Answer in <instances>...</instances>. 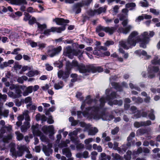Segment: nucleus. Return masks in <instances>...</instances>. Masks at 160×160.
<instances>
[{"mask_svg":"<svg viewBox=\"0 0 160 160\" xmlns=\"http://www.w3.org/2000/svg\"><path fill=\"white\" fill-rule=\"evenodd\" d=\"M82 93L80 92H78L76 95V97L77 98H78L80 101H82L84 99V98L82 96Z\"/></svg>","mask_w":160,"mask_h":160,"instance_id":"nucleus-45","label":"nucleus"},{"mask_svg":"<svg viewBox=\"0 0 160 160\" xmlns=\"http://www.w3.org/2000/svg\"><path fill=\"white\" fill-rule=\"evenodd\" d=\"M28 79V78L26 76H23L18 78L17 79V82L19 83L22 84L23 83L24 80L26 81Z\"/></svg>","mask_w":160,"mask_h":160,"instance_id":"nucleus-33","label":"nucleus"},{"mask_svg":"<svg viewBox=\"0 0 160 160\" xmlns=\"http://www.w3.org/2000/svg\"><path fill=\"white\" fill-rule=\"evenodd\" d=\"M129 86L130 88L132 90H140V88L137 84H134L132 82H130Z\"/></svg>","mask_w":160,"mask_h":160,"instance_id":"nucleus-34","label":"nucleus"},{"mask_svg":"<svg viewBox=\"0 0 160 160\" xmlns=\"http://www.w3.org/2000/svg\"><path fill=\"white\" fill-rule=\"evenodd\" d=\"M111 156L112 157V160H122V158L119 154L117 153H112Z\"/></svg>","mask_w":160,"mask_h":160,"instance_id":"nucleus-25","label":"nucleus"},{"mask_svg":"<svg viewBox=\"0 0 160 160\" xmlns=\"http://www.w3.org/2000/svg\"><path fill=\"white\" fill-rule=\"evenodd\" d=\"M37 25L38 28V30L39 32H40V33L42 32L43 30L47 28V26L45 24H41L38 23H37Z\"/></svg>","mask_w":160,"mask_h":160,"instance_id":"nucleus-29","label":"nucleus"},{"mask_svg":"<svg viewBox=\"0 0 160 160\" xmlns=\"http://www.w3.org/2000/svg\"><path fill=\"white\" fill-rule=\"evenodd\" d=\"M114 105H118V106H121L122 105L123 102L122 100H114Z\"/></svg>","mask_w":160,"mask_h":160,"instance_id":"nucleus-50","label":"nucleus"},{"mask_svg":"<svg viewBox=\"0 0 160 160\" xmlns=\"http://www.w3.org/2000/svg\"><path fill=\"white\" fill-rule=\"evenodd\" d=\"M21 101L25 103H27L31 102H32L31 98L29 96L26 98L25 99H21Z\"/></svg>","mask_w":160,"mask_h":160,"instance_id":"nucleus-37","label":"nucleus"},{"mask_svg":"<svg viewBox=\"0 0 160 160\" xmlns=\"http://www.w3.org/2000/svg\"><path fill=\"white\" fill-rule=\"evenodd\" d=\"M150 11L155 15H158L160 12L159 10L152 8L150 9Z\"/></svg>","mask_w":160,"mask_h":160,"instance_id":"nucleus-43","label":"nucleus"},{"mask_svg":"<svg viewBox=\"0 0 160 160\" xmlns=\"http://www.w3.org/2000/svg\"><path fill=\"white\" fill-rule=\"evenodd\" d=\"M132 28V26L128 25L126 28H122V32L123 34H126L129 32L131 29Z\"/></svg>","mask_w":160,"mask_h":160,"instance_id":"nucleus-28","label":"nucleus"},{"mask_svg":"<svg viewBox=\"0 0 160 160\" xmlns=\"http://www.w3.org/2000/svg\"><path fill=\"white\" fill-rule=\"evenodd\" d=\"M83 6L82 2H78L74 4L72 7L73 11L75 12L76 14L80 13L81 12V8Z\"/></svg>","mask_w":160,"mask_h":160,"instance_id":"nucleus-16","label":"nucleus"},{"mask_svg":"<svg viewBox=\"0 0 160 160\" xmlns=\"http://www.w3.org/2000/svg\"><path fill=\"white\" fill-rule=\"evenodd\" d=\"M154 110L152 109H151L150 112L148 115V117L149 119L152 120H154L155 119V116L154 114Z\"/></svg>","mask_w":160,"mask_h":160,"instance_id":"nucleus-35","label":"nucleus"},{"mask_svg":"<svg viewBox=\"0 0 160 160\" xmlns=\"http://www.w3.org/2000/svg\"><path fill=\"white\" fill-rule=\"evenodd\" d=\"M83 52H82L80 50H78L75 53L74 55L78 56L79 59H82V58Z\"/></svg>","mask_w":160,"mask_h":160,"instance_id":"nucleus-39","label":"nucleus"},{"mask_svg":"<svg viewBox=\"0 0 160 160\" xmlns=\"http://www.w3.org/2000/svg\"><path fill=\"white\" fill-rule=\"evenodd\" d=\"M47 118L44 115H41L40 113H38L36 116V119L37 121L41 120L42 123L47 121Z\"/></svg>","mask_w":160,"mask_h":160,"instance_id":"nucleus-20","label":"nucleus"},{"mask_svg":"<svg viewBox=\"0 0 160 160\" xmlns=\"http://www.w3.org/2000/svg\"><path fill=\"white\" fill-rule=\"evenodd\" d=\"M20 128L21 131L23 132H26L28 129V128L26 127V126H24V125L21 126Z\"/></svg>","mask_w":160,"mask_h":160,"instance_id":"nucleus-60","label":"nucleus"},{"mask_svg":"<svg viewBox=\"0 0 160 160\" xmlns=\"http://www.w3.org/2000/svg\"><path fill=\"white\" fill-rule=\"evenodd\" d=\"M81 130V129L80 128H78L76 129L75 130H74L72 132H69L68 134V136H77L78 132H80Z\"/></svg>","mask_w":160,"mask_h":160,"instance_id":"nucleus-23","label":"nucleus"},{"mask_svg":"<svg viewBox=\"0 0 160 160\" xmlns=\"http://www.w3.org/2000/svg\"><path fill=\"white\" fill-rule=\"evenodd\" d=\"M119 127H117L112 130L111 133L112 135H115L119 131Z\"/></svg>","mask_w":160,"mask_h":160,"instance_id":"nucleus-48","label":"nucleus"},{"mask_svg":"<svg viewBox=\"0 0 160 160\" xmlns=\"http://www.w3.org/2000/svg\"><path fill=\"white\" fill-rule=\"evenodd\" d=\"M134 116L136 118H140L141 117V111L138 110L136 113L134 115Z\"/></svg>","mask_w":160,"mask_h":160,"instance_id":"nucleus-59","label":"nucleus"},{"mask_svg":"<svg viewBox=\"0 0 160 160\" xmlns=\"http://www.w3.org/2000/svg\"><path fill=\"white\" fill-rule=\"evenodd\" d=\"M101 160H106V155L104 153L102 152L101 153Z\"/></svg>","mask_w":160,"mask_h":160,"instance_id":"nucleus-64","label":"nucleus"},{"mask_svg":"<svg viewBox=\"0 0 160 160\" xmlns=\"http://www.w3.org/2000/svg\"><path fill=\"white\" fill-rule=\"evenodd\" d=\"M9 111L8 110H5L1 114V116H3L5 117H7L8 116Z\"/></svg>","mask_w":160,"mask_h":160,"instance_id":"nucleus-63","label":"nucleus"},{"mask_svg":"<svg viewBox=\"0 0 160 160\" xmlns=\"http://www.w3.org/2000/svg\"><path fill=\"white\" fill-rule=\"evenodd\" d=\"M18 150L16 151V152L14 156L16 158L17 156L22 157L23 154L24 152L26 151L25 147L24 146H21L18 148Z\"/></svg>","mask_w":160,"mask_h":160,"instance_id":"nucleus-18","label":"nucleus"},{"mask_svg":"<svg viewBox=\"0 0 160 160\" xmlns=\"http://www.w3.org/2000/svg\"><path fill=\"white\" fill-rule=\"evenodd\" d=\"M97 14H99L102 12H104L106 10V8L105 7H102L96 9Z\"/></svg>","mask_w":160,"mask_h":160,"instance_id":"nucleus-41","label":"nucleus"},{"mask_svg":"<svg viewBox=\"0 0 160 160\" xmlns=\"http://www.w3.org/2000/svg\"><path fill=\"white\" fill-rule=\"evenodd\" d=\"M138 35L137 32L134 31L132 32L127 40L120 42L119 45L124 49L128 50L135 46L137 42H140V47L146 48L147 44L150 40V39L148 37V32H145L141 35L138 36Z\"/></svg>","mask_w":160,"mask_h":160,"instance_id":"nucleus-1","label":"nucleus"},{"mask_svg":"<svg viewBox=\"0 0 160 160\" xmlns=\"http://www.w3.org/2000/svg\"><path fill=\"white\" fill-rule=\"evenodd\" d=\"M42 130L46 135L49 133V138L52 140L54 139V137L53 135L55 134V132L53 125H51L48 126L44 125L42 128Z\"/></svg>","mask_w":160,"mask_h":160,"instance_id":"nucleus-9","label":"nucleus"},{"mask_svg":"<svg viewBox=\"0 0 160 160\" xmlns=\"http://www.w3.org/2000/svg\"><path fill=\"white\" fill-rule=\"evenodd\" d=\"M80 126L82 128L85 127V129H88L89 128V125H87L85 122H79Z\"/></svg>","mask_w":160,"mask_h":160,"instance_id":"nucleus-46","label":"nucleus"},{"mask_svg":"<svg viewBox=\"0 0 160 160\" xmlns=\"http://www.w3.org/2000/svg\"><path fill=\"white\" fill-rule=\"evenodd\" d=\"M61 50L62 47L61 46H59L57 48H54L52 49L49 50L48 54L51 57H53L58 54Z\"/></svg>","mask_w":160,"mask_h":160,"instance_id":"nucleus-14","label":"nucleus"},{"mask_svg":"<svg viewBox=\"0 0 160 160\" xmlns=\"http://www.w3.org/2000/svg\"><path fill=\"white\" fill-rule=\"evenodd\" d=\"M105 91L106 95L105 97L106 101L108 102V105L112 107L113 105H114V100L113 101L112 100L116 98V92H112L109 94V92L110 91Z\"/></svg>","mask_w":160,"mask_h":160,"instance_id":"nucleus-10","label":"nucleus"},{"mask_svg":"<svg viewBox=\"0 0 160 160\" xmlns=\"http://www.w3.org/2000/svg\"><path fill=\"white\" fill-rule=\"evenodd\" d=\"M63 54L65 56L71 59L73 58L74 55L70 47H68L66 48V50L64 51Z\"/></svg>","mask_w":160,"mask_h":160,"instance_id":"nucleus-17","label":"nucleus"},{"mask_svg":"<svg viewBox=\"0 0 160 160\" xmlns=\"http://www.w3.org/2000/svg\"><path fill=\"white\" fill-rule=\"evenodd\" d=\"M17 132H16L15 133L17 135V139L18 141H20L22 140L24 136L23 134L21 133H19L18 134H17Z\"/></svg>","mask_w":160,"mask_h":160,"instance_id":"nucleus-51","label":"nucleus"},{"mask_svg":"<svg viewBox=\"0 0 160 160\" xmlns=\"http://www.w3.org/2000/svg\"><path fill=\"white\" fill-rule=\"evenodd\" d=\"M17 2L18 4L22 5L20 8V10L22 12L25 11L26 7L24 5L27 4V2L26 0H17Z\"/></svg>","mask_w":160,"mask_h":160,"instance_id":"nucleus-21","label":"nucleus"},{"mask_svg":"<svg viewBox=\"0 0 160 160\" xmlns=\"http://www.w3.org/2000/svg\"><path fill=\"white\" fill-rule=\"evenodd\" d=\"M73 65L77 66L79 71L81 73L92 72L95 73L97 72H103V69L101 67H94L92 65H89L85 66L82 64H78L76 61H73Z\"/></svg>","mask_w":160,"mask_h":160,"instance_id":"nucleus-2","label":"nucleus"},{"mask_svg":"<svg viewBox=\"0 0 160 160\" xmlns=\"http://www.w3.org/2000/svg\"><path fill=\"white\" fill-rule=\"evenodd\" d=\"M52 147V144L48 143L47 145H43L42 151L46 156L49 157L52 154L53 152Z\"/></svg>","mask_w":160,"mask_h":160,"instance_id":"nucleus-12","label":"nucleus"},{"mask_svg":"<svg viewBox=\"0 0 160 160\" xmlns=\"http://www.w3.org/2000/svg\"><path fill=\"white\" fill-rule=\"evenodd\" d=\"M47 123L49 124H52L54 123V121L53 119V117L51 115L49 116V118H47Z\"/></svg>","mask_w":160,"mask_h":160,"instance_id":"nucleus-47","label":"nucleus"},{"mask_svg":"<svg viewBox=\"0 0 160 160\" xmlns=\"http://www.w3.org/2000/svg\"><path fill=\"white\" fill-rule=\"evenodd\" d=\"M63 86V82L62 81H60L54 84V87L55 89L58 90L61 89Z\"/></svg>","mask_w":160,"mask_h":160,"instance_id":"nucleus-26","label":"nucleus"},{"mask_svg":"<svg viewBox=\"0 0 160 160\" xmlns=\"http://www.w3.org/2000/svg\"><path fill=\"white\" fill-rule=\"evenodd\" d=\"M126 7L127 8H131L130 10H131L133 9V8L136 6V4L134 2L129 3L126 4Z\"/></svg>","mask_w":160,"mask_h":160,"instance_id":"nucleus-38","label":"nucleus"},{"mask_svg":"<svg viewBox=\"0 0 160 160\" xmlns=\"http://www.w3.org/2000/svg\"><path fill=\"white\" fill-rule=\"evenodd\" d=\"M20 50V49L19 48H16L14 49L11 53L13 55H17L18 54V52Z\"/></svg>","mask_w":160,"mask_h":160,"instance_id":"nucleus-61","label":"nucleus"},{"mask_svg":"<svg viewBox=\"0 0 160 160\" xmlns=\"http://www.w3.org/2000/svg\"><path fill=\"white\" fill-rule=\"evenodd\" d=\"M140 6L142 7H147L149 5V4L148 2H144L142 1H141L140 2Z\"/></svg>","mask_w":160,"mask_h":160,"instance_id":"nucleus-55","label":"nucleus"},{"mask_svg":"<svg viewBox=\"0 0 160 160\" xmlns=\"http://www.w3.org/2000/svg\"><path fill=\"white\" fill-rule=\"evenodd\" d=\"M4 93H7L8 96L13 98H18L21 96V93H22V91H14L15 93L11 91H8L9 92H8V91H2Z\"/></svg>","mask_w":160,"mask_h":160,"instance_id":"nucleus-13","label":"nucleus"},{"mask_svg":"<svg viewBox=\"0 0 160 160\" xmlns=\"http://www.w3.org/2000/svg\"><path fill=\"white\" fill-rule=\"evenodd\" d=\"M118 77L116 75L111 76L109 78L110 83L111 84V82H113L112 81H115L118 79Z\"/></svg>","mask_w":160,"mask_h":160,"instance_id":"nucleus-54","label":"nucleus"},{"mask_svg":"<svg viewBox=\"0 0 160 160\" xmlns=\"http://www.w3.org/2000/svg\"><path fill=\"white\" fill-rule=\"evenodd\" d=\"M53 22H56L57 24L62 25L61 27L56 28L52 27L50 29L45 30L43 34L48 36L50 34L51 32H56L58 33H61L62 31L64 30L65 29V26L67 23L69 22V20L67 19H64L63 18H57L53 20Z\"/></svg>","mask_w":160,"mask_h":160,"instance_id":"nucleus-3","label":"nucleus"},{"mask_svg":"<svg viewBox=\"0 0 160 160\" xmlns=\"http://www.w3.org/2000/svg\"><path fill=\"white\" fill-rule=\"evenodd\" d=\"M39 87L38 85H35L34 86H31L27 87L26 90H38Z\"/></svg>","mask_w":160,"mask_h":160,"instance_id":"nucleus-40","label":"nucleus"},{"mask_svg":"<svg viewBox=\"0 0 160 160\" xmlns=\"http://www.w3.org/2000/svg\"><path fill=\"white\" fill-rule=\"evenodd\" d=\"M98 132V129L96 127H94L91 130H89L88 132V134L90 135H94Z\"/></svg>","mask_w":160,"mask_h":160,"instance_id":"nucleus-31","label":"nucleus"},{"mask_svg":"<svg viewBox=\"0 0 160 160\" xmlns=\"http://www.w3.org/2000/svg\"><path fill=\"white\" fill-rule=\"evenodd\" d=\"M69 121L72 123L71 125L72 126H75L77 124V123H73V122H75V120L72 117H70L69 118Z\"/></svg>","mask_w":160,"mask_h":160,"instance_id":"nucleus-58","label":"nucleus"},{"mask_svg":"<svg viewBox=\"0 0 160 160\" xmlns=\"http://www.w3.org/2000/svg\"><path fill=\"white\" fill-rule=\"evenodd\" d=\"M152 63L154 65H160V59L158 56H155L153 59L151 61Z\"/></svg>","mask_w":160,"mask_h":160,"instance_id":"nucleus-27","label":"nucleus"},{"mask_svg":"<svg viewBox=\"0 0 160 160\" xmlns=\"http://www.w3.org/2000/svg\"><path fill=\"white\" fill-rule=\"evenodd\" d=\"M72 63L67 64L66 65V70L65 72H63L62 70H60L58 72V77L59 78H62V79H65L67 78L69 76L70 74V71L72 66L76 67L78 70L77 66H74L72 64Z\"/></svg>","mask_w":160,"mask_h":160,"instance_id":"nucleus-7","label":"nucleus"},{"mask_svg":"<svg viewBox=\"0 0 160 160\" xmlns=\"http://www.w3.org/2000/svg\"><path fill=\"white\" fill-rule=\"evenodd\" d=\"M32 132L34 136H37L38 135V129L35 126H32L31 128Z\"/></svg>","mask_w":160,"mask_h":160,"instance_id":"nucleus-32","label":"nucleus"},{"mask_svg":"<svg viewBox=\"0 0 160 160\" xmlns=\"http://www.w3.org/2000/svg\"><path fill=\"white\" fill-rule=\"evenodd\" d=\"M82 111V112L81 111H77V114L78 116L82 114L85 117H87L96 120H98L99 118V116L97 114L98 110L96 106L86 107L84 110Z\"/></svg>","mask_w":160,"mask_h":160,"instance_id":"nucleus-4","label":"nucleus"},{"mask_svg":"<svg viewBox=\"0 0 160 160\" xmlns=\"http://www.w3.org/2000/svg\"><path fill=\"white\" fill-rule=\"evenodd\" d=\"M37 71H30L27 73L26 75L29 77H31L33 76L35 74H37Z\"/></svg>","mask_w":160,"mask_h":160,"instance_id":"nucleus-44","label":"nucleus"},{"mask_svg":"<svg viewBox=\"0 0 160 160\" xmlns=\"http://www.w3.org/2000/svg\"><path fill=\"white\" fill-rule=\"evenodd\" d=\"M18 87L16 85L14 84H11L9 86V89L10 90H19L18 89Z\"/></svg>","mask_w":160,"mask_h":160,"instance_id":"nucleus-57","label":"nucleus"},{"mask_svg":"<svg viewBox=\"0 0 160 160\" xmlns=\"http://www.w3.org/2000/svg\"><path fill=\"white\" fill-rule=\"evenodd\" d=\"M159 68L157 66H152L151 65L149 66L148 69V74H147L146 72L143 71L142 73V76L146 78L148 77L149 78H154L155 76V73H157L159 71Z\"/></svg>","mask_w":160,"mask_h":160,"instance_id":"nucleus-5","label":"nucleus"},{"mask_svg":"<svg viewBox=\"0 0 160 160\" xmlns=\"http://www.w3.org/2000/svg\"><path fill=\"white\" fill-rule=\"evenodd\" d=\"M148 132V130L147 129L140 128L136 131L137 136H142L144 134H147Z\"/></svg>","mask_w":160,"mask_h":160,"instance_id":"nucleus-22","label":"nucleus"},{"mask_svg":"<svg viewBox=\"0 0 160 160\" xmlns=\"http://www.w3.org/2000/svg\"><path fill=\"white\" fill-rule=\"evenodd\" d=\"M36 21V19L34 17H32L30 19L29 21V23L30 25H32Z\"/></svg>","mask_w":160,"mask_h":160,"instance_id":"nucleus-62","label":"nucleus"},{"mask_svg":"<svg viewBox=\"0 0 160 160\" xmlns=\"http://www.w3.org/2000/svg\"><path fill=\"white\" fill-rule=\"evenodd\" d=\"M62 152L63 155L68 158H70L72 156V153L70 150H67L66 149H63L62 150Z\"/></svg>","mask_w":160,"mask_h":160,"instance_id":"nucleus-24","label":"nucleus"},{"mask_svg":"<svg viewBox=\"0 0 160 160\" xmlns=\"http://www.w3.org/2000/svg\"><path fill=\"white\" fill-rule=\"evenodd\" d=\"M135 133L134 132H131L127 138V141L131 142L132 138L135 137Z\"/></svg>","mask_w":160,"mask_h":160,"instance_id":"nucleus-42","label":"nucleus"},{"mask_svg":"<svg viewBox=\"0 0 160 160\" xmlns=\"http://www.w3.org/2000/svg\"><path fill=\"white\" fill-rule=\"evenodd\" d=\"M70 137V139L71 141L75 144H77L78 142V138L77 136H69Z\"/></svg>","mask_w":160,"mask_h":160,"instance_id":"nucleus-36","label":"nucleus"},{"mask_svg":"<svg viewBox=\"0 0 160 160\" xmlns=\"http://www.w3.org/2000/svg\"><path fill=\"white\" fill-rule=\"evenodd\" d=\"M38 46L39 47V49H42L46 47V44L43 43H38Z\"/></svg>","mask_w":160,"mask_h":160,"instance_id":"nucleus-56","label":"nucleus"},{"mask_svg":"<svg viewBox=\"0 0 160 160\" xmlns=\"http://www.w3.org/2000/svg\"><path fill=\"white\" fill-rule=\"evenodd\" d=\"M114 42L112 40H107L105 42L104 45L107 47L114 44Z\"/></svg>","mask_w":160,"mask_h":160,"instance_id":"nucleus-52","label":"nucleus"},{"mask_svg":"<svg viewBox=\"0 0 160 160\" xmlns=\"http://www.w3.org/2000/svg\"><path fill=\"white\" fill-rule=\"evenodd\" d=\"M96 107L98 110L97 114L99 117L98 120L101 118L103 121H109L112 120L114 118L113 115L109 114L108 113L104 111H101L99 107L96 106Z\"/></svg>","mask_w":160,"mask_h":160,"instance_id":"nucleus-8","label":"nucleus"},{"mask_svg":"<svg viewBox=\"0 0 160 160\" xmlns=\"http://www.w3.org/2000/svg\"><path fill=\"white\" fill-rule=\"evenodd\" d=\"M152 124V122L150 120L146 121L135 122L134 123V126L137 128L141 127L149 126Z\"/></svg>","mask_w":160,"mask_h":160,"instance_id":"nucleus-15","label":"nucleus"},{"mask_svg":"<svg viewBox=\"0 0 160 160\" xmlns=\"http://www.w3.org/2000/svg\"><path fill=\"white\" fill-rule=\"evenodd\" d=\"M99 101L100 102L99 107L100 108H102L104 106L105 103L106 102L105 97H101L100 98Z\"/></svg>","mask_w":160,"mask_h":160,"instance_id":"nucleus-30","label":"nucleus"},{"mask_svg":"<svg viewBox=\"0 0 160 160\" xmlns=\"http://www.w3.org/2000/svg\"><path fill=\"white\" fill-rule=\"evenodd\" d=\"M114 64L112 63H108L105 65V67L107 68L111 69L113 68Z\"/></svg>","mask_w":160,"mask_h":160,"instance_id":"nucleus-53","label":"nucleus"},{"mask_svg":"<svg viewBox=\"0 0 160 160\" xmlns=\"http://www.w3.org/2000/svg\"><path fill=\"white\" fill-rule=\"evenodd\" d=\"M7 98V95L6 94L2 95L0 93V104L1 102L6 101Z\"/></svg>","mask_w":160,"mask_h":160,"instance_id":"nucleus-49","label":"nucleus"},{"mask_svg":"<svg viewBox=\"0 0 160 160\" xmlns=\"http://www.w3.org/2000/svg\"><path fill=\"white\" fill-rule=\"evenodd\" d=\"M116 29V28L114 27H105L101 25H99L96 28V31L98 33V35L102 37L104 36V33L101 32V31H104L111 35L113 33Z\"/></svg>","mask_w":160,"mask_h":160,"instance_id":"nucleus-6","label":"nucleus"},{"mask_svg":"<svg viewBox=\"0 0 160 160\" xmlns=\"http://www.w3.org/2000/svg\"><path fill=\"white\" fill-rule=\"evenodd\" d=\"M111 85L112 88L116 90H122L123 88H127L128 85L127 83L125 82H123L122 83L116 82H111Z\"/></svg>","mask_w":160,"mask_h":160,"instance_id":"nucleus-11","label":"nucleus"},{"mask_svg":"<svg viewBox=\"0 0 160 160\" xmlns=\"http://www.w3.org/2000/svg\"><path fill=\"white\" fill-rule=\"evenodd\" d=\"M134 53L139 57H140L142 55L146 57V59H148L151 57V56L147 55V52L143 50H138L135 51Z\"/></svg>","mask_w":160,"mask_h":160,"instance_id":"nucleus-19","label":"nucleus"}]
</instances>
